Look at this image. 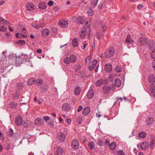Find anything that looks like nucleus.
<instances>
[{
  "mask_svg": "<svg viewBox=\"0 0 155 155\" xmlns=\"http://www.w3.org/2000/svg\"><path fill=\"white\" fill-rule=\"evenodd\" d=\"M114 53V49L113 48H110L107 50L105 52L106 57L110 58L112 56Z\"/></svg>",
  "mask_w": 155,
  "mask_h": 155,
  "instance_id": "nucleus-1",
  "label": "nucleus"
},
{
  "mask_svg": "<svg viewBox=\"0 0 155 155\" xmlns=\"http://www.w3.org/2000/svg\"><path fill=\"white\" fill-rule=\"evenodd\" d=\"M65 134L62 132H60L57 135V138L61 141H64L65 139Z\"/></svg>",
  "mask_w": 155,
  "mask_h": 155,
  "instance_id": "nucleus-2",
  "label": "nucleus"
},
{
  "mask_svg": "<svg viewBox=\"0 0 155 155\" xmlns=\"http://www.w3.org/2000/svg\"><path fill=\"white\" fill-rule=\"evenodd\" d=\"M72 147L74 149H77L79 147V143L77 140L72 141L71 143Z\"/></svg>",
  "mask_w": 155,
  "mask_h": 155,
  "instance_id": "nucleus-3",
  "label": "nucleus"
},
{
  "mask_svg": "<svg viewBox=\"0 0 155 155\" xmlns=\"http://www.w3.org/2000/svg\"><path fill=\"white\" fill-rule=\"evenodd\" d=\"M148 41L145 38H140L138 41V44L140 45H145L148 42Z\"/></svg>",
  "mask_w": 155,
  "mask_h": 155,
  "instance_id": "nucleus-4",
  "label": "nucleus"
},
{
  "mask_svg": "<svg viewBox=\"0 0 155 155\" xmlns=\"http://www.w3.org/2000/svg\"><path fill=\"white\" fill-rule=\"evenodd\" d=\"M68 21L65 20H61L59 22V25L62 27H66L68 25Z\"/></svg>",
  "mask_w": 155,
  "mask_h": 155,
  "instance_id": "nucleus-5",
  "label": "nucleus"
},
{
  "mask_svg": "<svg viewBox=\"0 0 155 155\" xmlns=\"http://www.w3.org/2000/svg\"><path fill=\"white\" fill-rule=\"evenodd\" d=\"M23 123V120L19 116H18L15 119V123L17 125H21Z\"/></svg>",
  "mask_w": 155,
  "mask_h": 155,
  "instance_id": "nucleus-6",
  "label": "nucleus"
},
{
  "mask_svg": "<svg viewBox=\"0 0 155 155\" xmlns=\"http://www.w3.org/2000/svg\"><path fill=\"white\" fill-rule=\"evenodd\" d=\"M104 68L106 72H110L112 70V66L110 64H107L105 65Z\"/></svg>",
  "mask_w": 155,
  "mask_h": 155,
  "instance_id": "nucleus-7",
  "label": "nucleus"
},
{
  "mask_svg": "<svg viewBox=\"0 0 155 155\" xmlns=\"http://www.w3.org/2000/svg\"><path fill=\"white\" fill-rule=\"evenodd\" d=\"M85 18L84 17H79L76 19V22L78 24H82L84 22Z\"/></svg>",
  "mask_w": 155,
  "mask_h": 155,
  "instance_id": "nucleus-8",
  "label": "nucleus"
},
{
  "mask_svg": "<svg viewBox=\"0 0 155 155\" xmlns=\"http://www.w3.org/2000/svg\"><path fill=\"white\" fill-rule=\"evenodd\" d=\"M149 146V143L148 142L144 141L141 144V148L143 150H147Z\"/></svg>",
  "mask_w": 155,
  "mask_h": 155,
  "instance_id": "nucleus-9",
  "label": "nucleus"
},
{
  "mask_svg": "<svg viewBox=\"0 0 155 155\" xmlns=\"http://www.w3.org/2000/svg\"><path fill=\"white\" fill-rule=\"evenodd\" d=\"M99 28H101L103 31H104L107 30V25H105L104 22H101L99 24Z\"/></svg>",
  "mask_w": 155,
  "mask_h": 155,
  "instance_id": "nucleus-10",
  "label": "nucleus"
},
{
  "mask_svg": "<svg viewBox=\"0 0 155 155\" xmlns=\"http://www.w3.org/2000/svg\"><path fill=\"white\" fill-rule=\"evenodd\" d=\"M94 95V92L93 89H90L88 91L87 95L89 99H91L93 97Z\"/></svg>",
  "mask_w": 155,
  "mask_h": 155,
  "instance_id": "nucleus-11",
  "label": "nucleus"
},
{
  "mask_svg": "<svg viewBox=\"0 0 155 155\" xmlns=\"http://www.w3.org/2000/svg\"><path fill=\"white\" fill-rule=\"evenodd\" d=\"M90 111V108L89 107H87L83 109L82 114L84 115H87L89 113Z\"/></svg>",
  "mask_w": 155,
  "mask_h": 155,
  "instance_id": "nucleus-12",
  "label": "nucleus"
},
{
  "mask_svg": "<svg viewBox=\"0 0 155 155\" xmlns=\"http://www.w3.org/2000/svg\"><path fill=\"white\" fill-rule=\"evenodd\" d=\"M149 81L152 84L155 82V78L153 75H150L148 77Z\"/></svg>",
  "mask_w": 155,
  "mask_h": 155,
  "instance_id": "nucleus-13",
  "label": "nucleus"
},
{
  "mask_svg": "<svg viewBox=\"0 0 155 155\" xmlns=\"http://www.w3.org/2000/svg\"><path fill=\"white\" fill-rule=\"evenodd\" d=\"M125 42L127 43H129L132 44L134 43V41L132 39H131V36L130 35L127 36L125 40Z\"/></svg>",
  "mask_w": 155,
  "mask_h": 155,
  "instance_id": "nucleus-14",
  "label": "nucleus"
},
{
  "mask_svg": "<svg viewBox=\"0 0 155 155\" xmlns=\"http://www.w3.org/2000/svg\"><path fill=\"white\" fill-rule=\"evenodd\" d=\"M154 86L155 85L154 84H152L150 86L151 95L154 97H155V88L154 87Z\"/></svg>",
  "mask_w": 155,
  "mask_h": 155,
  "instance_id": "nucleus-15",
  "label": "nucleus"
},
{
  "mask_svg": "<svg viewBox=\"0 0 155 155\" xmlns=\"http://www.w3.org/2000/svg\"><path fill=\"white\" fill-rule=\"evenodd\" d=\"M27 9L29 11H31L35 8V5L32 3H29L27 5Z\"/></svg>",
  "mask_w": 155,
  "mask_h": 155,
  "instance_id": "nucleus-16",
  "label": "nucleus"
},
{
  "mask_svg": "<svg viewBox=\"0 0 155 155\" xmlns=\"http://www.w3.org/2000/svg\"><path fill=\"white\" fill-rule=\"evenodd\" d=\"M43 120L40 118H37L35 121V123L37 125H41L43 124Z\"/></svg>",
  "mask_w": 155,
  "mask_h": 155,
  "instance_id": "nucleus-17",
  "label": "nucleus"
},
{
  "mask_svg": "<svg viewBox=\"0 0 155 155\" xmlns=\"http://www.w3.org/2000/svg\"><path fill=\"white\" fill-rule=\"evenodd\" d=\"M50 32V30L48 29H45L42 31V35L44 36H47L49 35Z\"/></svg>",
  "mask_w": 155,
  "mask_h": 155,
  "instance_id": "nucleus-18",
  "label": "nucleus"
},
{
  "mask_svg": "<svg viewBox=\"0 0 155 155\" xmlns=\"http://www.w3.org/2000/svg\"><path fill=\"white\" fill-rule=\"evenodd\" d=\"M70 108V104L67 103L64 104L62 106L63 109L65 111H68L69 110Z\"/></svg>",
  "mask_w": 155,
  "mask_h": 155,
  "instance_id": "nucleus-19",
  "label": "nucleus"
},
{
  "mask_svg": "<svg viewBox=\"0 0 155 155\" xmlns=\"http://www.w3.org/2000/svg\"><path fill=\"white\" fill-rule=\"evenodd\" d=\"M87 34L86 29L85 28H83L81 29V31L80 33V36L82 38L84 37Z\"/></svg>",
  "mask_w": 155,
  "mask_h": 155,
  "instance_id": "nucleus-20",
  "label": "nucleus"
},
{
  "mask_svg": "<svg viewBox=\"0 0 155 155\" xmlns=\"http://www.w3.org/2000/svg\"><path fill=\"white\" fill-rule=\"evenodd\" d=\"M38 8L41 9H45L47 8V6L45 3L43 2L38 5Z\"/></svg>",
  "mask_w": 155,
  "mask_h": 155,
  "instance_id": "nucleus-21",
  "label": "nucleus"
},
{
  "mask_svg": "<svg viewBox=\"0 0 155 155\" xmlns=\"http://www.w3.org/2000/svg\"><path fill=\"white\" fill-rule=\"evenodd\" d=\"M9 23V22L8 21L0 17V23L6 25Z\"/></svg>",
  "mask_w": 155,
  "mask_h": 155,
  "instance_id": "nucleus-22",
  "label": "nucleus"
},
{
  "mask_svg": "<svg viewBox=\"0 0 155 155\" xmlns=\"http://www.w3.org/2000/svg\"><path fill=\"white\" fill-rule=\"evenodd\" d=\"M98 0H92L91 3V7L94 8L96 7L98 3Z\"/></svg>",
  "mask_w": 155,
  "mask_h": 155,
  "instance_id": "nucleus-23",
  "label": "nucleus"
},
{
  "mask_svg": "<svg viewBox=\"0 0 155 155\" xmlns=\"http://www.w3.org/2000/svg\"><path fill=\"white\" fill-rule=\"evenodd\" d=\"M110 90V87L107 86H105L103 87V91L104 93L105 94L108 93Z\"/></svg>",
  "mask_w": 155,
  "mask_h": 155,
  "instance_id": "nucleus-24",
  "label": "nucleus"
},
{
  "mask_svg": "<svg viewBox=\"0 0 155 155\" xmlns=\"http://www.w3.org/2000/svg\"><path fill=\"white\" fill-rule=\"evenodd\" d=\"M58 155H63L64 152L61 147H58L56 150Z\"/></svg>",
  "mask_w": 155,
  "mask_h": 155,
  "instance_id": "nucleus-25",
  "label": "nucleus"
},
{
  "mask_svg": "<svg viewBox=\"0 0 155 155\" xmlns=\"http://www.w3.org/2000/svg\"><path fill=\"white\" fill-rule=\"evenodd\" d=\"M81 91V89L80 87H77L75 89L74 91V93L75 95H78L80 94Z\"/></svg>",
  "mask_w": 155,
  "mask_h": 155,
  "instance_id": "nucleus-26",
  "label": "nucleus"
},
{
  "mask_svg": "<svg viewBox=\"0 0 155 155\" xmlns=\"http://www.w3.org/2000/svg\"><path fill=\"white\" fill-rule=\"evenodd\" d=\"M16 36L18 38H25L27 37V35L19 33H16Z\"/></svg>",
  "mask_w": 155,
  "mask_h": 155,
  "instance_id": "nucleus-27",
  "label": "nucleus"
},
{
  "mask_svg": "<svg viewBox=\"0 0 155 155\" xmlns=\"http://www.w3.org/2000/svg\"><path fill=\"white\" fill-rule=\"evenodd\" d=\"M114 84L116 87H120L121 84L120 80L119 78L116 79L114 81Z\"/></svg>",
  "mask_w": 155,
  "mask_h": 155,
  "instance_id": "nucleus-28",
  "label": "nucleus"
},
{
  "mask_svg": "<svg viewBox=\"0 0 155 155\" xmlns=\"http://www.w3.org/2000/svg\"><path fill=\"white\" fill-rule=\"evenodd\" d=\"M154 120L153 118H148L146 120L147 123L148 124H151L154 122Z\"/></svg>",
  "mask_w": 155,
  "mask_h": 155,
  "instance_id": "nucleus-29",
  "label": "nucleus"
},
{
  "mask_svg": "<svg viewBox=\"0 0 155 155\" xmlns=\"http://www.w3.org/2000/svg\"><path fill=\"white\" fill-rule=\"evenodd\" d=\"M89 148L91 150L94 148L95 146L94 143L92 141L89 142L88 144Z\"/></svg>",
  "mask_w": 155,
  "mask_h": 155,
  "instance_id": "nucleus-30",
  "label": "nucleus"
},
{
  "mask_svg": "<svg viewBox=\"0 0 155 155\" xmlns=\"http://www.w3.org/2000/svg\"><path fill=\"white\" fill-rule=\"evenodd\" d=\"M117 146V144L114 142L111 143L110 145V150H114Z\"/></svg>",
  "mask_w": 155,
  "mask_h": 155,
  "instance_id": "nucleus-31",
  "label": "nucleus"
},
{
  "mask_svg": "<svg viewBox=\"0 0 155 155\" xmlns=\"http://www.w3.org/2000/svg\"><path fill=\"white\" fill-rule=\"evenodd\" d=\"M146 136V133L144 132H141L138 134L139 137L141 138H143Z\"/></svg>",
  "mask_w": 155,
  "mask_h": 155,
  "instance_id": "nucleus-32",
  "label": "nucleus"
},
{
  "mask_svg": "<svg viewBox=\"0 0 155 155\" xmlns=\"http://www.w3.org/2000/svg\"><path fill=\"white\" fill-rule=\"evenodd\" d=\"M35 82V80L34 78H31L29 79L28 81V85H31Z\"/></svg>",
  "mask_w": 155,
  "mask_h": 155,
  "instance_id": "nucleus-33",
  "label": "nucleus"
},
{
  "mask_svg": "<svg viewBox=\"0 0 155 155\" xmlns=\"http://www.w3.org/2000/svg\"><path fill=\"white\" fill-rule=\"evenodd\" d=\"M76 60V57L74 55H71L70 57V60L71 62H74Z\"/></svg>",
  "mask_w": 155,
  "mask_h": 155,
  "instance_id": "nucleus-34",
  "label": "nucleus"
},
{
  "mask_svg": "<svg viewBox=\"0 0 155 155\" xmlns=\"http://www.w3.org/2000/svg\"><path fill=\"white\" fill-rule=\"evenodd\" d=\"M72 45L74 47L78 46V40L77 39H74L72 41Z\"/></svg>",
  "mask_w": 155,
  "mask_h": 155,
  "instance_id": "nucleus-35",
  "label": "nucleus"
},
{
  "mask_svg": "<svg viewBox=\"0 0 155 155\" xmlns=\"http://www.w3.org/2000/svg\"><path fill=\"white\" fill-rule=\"evenodd\" d=\"M149 47L150 48H154L155 47V42L154 41H151L149 44Z\"/></svg>",
  "mask_w": 155,
  "mask_h": 155,
  "instance_id": "nucleus-36",
  "label": "nucleus"
},
{
  "mask_svg": "<svg viewBox=\"0 0 155 155\" xmlns=\"http://www.w3.org/2000/svg\"><path fill=\"white\" fill-rule=\"evenodd\" d=\"M103 83V81L102 79H100L96 83V85L98 86H101Z\"/></svg>",
  "mask_w": 155,
  "mask_h": 155,
  "instance_id": "nucleus-37",
  "label": "nucleus"
},
{
  "mask_svg": "<svg viewBox=\"0 0 155 155\" xmlns=\"http://www.w3.org/2000/svg\"><path fill=\"white\" fill-rule=\"evenodd\" d=\"M87 13L88 15L90 16H91L94 14V12L90 8H88V9Z\"/></svg>",
  "mask_w": 155,
  "mask_h": 155,
  "instance_id": "nucleus-38",
  "label": "nucleus"
},
{
  "mask_svg": "<svg viewBox=\"0 0 155 155\" xmlns=\"http://www.w3.org/2000/svg\"><path fill=\"white\" fill-rule=\"evenodd\" d=\"M35 82L37 83V84L38 86L41 85L43 83V81L41 79H38Z\"/></svg>",
  "mask_w": 155,
  "mask_h": 155,
  "instance_id": "nucleus-39",
  "label": "nucleus"
},
{
  "mask_svg": "<svg viewBox=\"0 0 155 155\" xmlns=\"http://www.w3.org/2000/svg\"><path fill=\"white\" fill-rule=\"evenodd\" d=\"M123 99H124V100H126V98L124 96L123 97H117L116 101L114 102V104L116 103L117 102L119 101V100H120V101L121 102Z\"/></svg>",
  "mask_w": 155,
  "mask_h": 155,
  "instance_id": "nucleus-40",
  "label": "nucleus"
},
{
  "mask_svg": "<svg viewBox=\"0 0 155 155\" xmlns=\"http://www.w3.org/2000/svg\"><path fill=\"white\" fill-rule=\"evenodd\" d=\"M7 30V28L4 26H0V31L4 32Z\"/></svg>",
  "mask_w": 155,
  "mask_h": 155,
  "instance_id": "nucleus-41",
  "label": "nucleus"
},
{
  "mask_svg": "<svg viewBox=\"0 0 155 155\" xmlns=\"http://www.w3.org/2000/svg\"><path fill=\"white\" fill-rule=\"evenodd\" d=\"M97 37L98 40L101 39L102 38V35L100 32H98L97 34Z\"/></svg>",
  "mask_w": 155,
  "mask_h": 155,
  "instance_id": "nucleus-42",
  "label": "nucleus"
},
{
  "mask_svg": "<svg viewBox=\"0 0 155 155\" xmlns=\"http://www.w3.org/2000/svg\"><path fill=\"white\" fill-rule=\"evenodd\" d=\"M66 64H69L70 63V58L69 59L68 58H64L63 61Z\"/></svg>",
  "mask_w": 155,
  "mask_h": 155,
  "instance_id": "nucleus-43",
  "label": "nucleus"
},
{
  "mask_svg": "<svg viewBox=\"0 0 155 155\" xmlns=\"http://www.w3.org/2000/svg\"><path fill=\"white\" fill-rule=\"evenodd\" d=\"M155 143V140H153L151 142L150 147L151 149L153 148L154 147V144Z\"/></svg>",
  "mask_w": 155,
  "mask_h": 155,
  "instance_id": "nucleus-44",
  "label": "nucleus"
},
{
  "mask_svg": "<svg viewBox=\"0 0 155 155\" xmlns=\"http://www.w3.org/2000/svg\"><path fill=\"white\" fill-rule=\"evenodd\" d=\"M17 86L18 89H21L24 87V84L22 83H18L17 84Z\"/></svg>",
  "mask_w": 155,
  "mask_h": 155,
  "instance_id": "nucleus-45",
  "label": "nucleus"
},
{
  "mask_svg": "<svg viewBox=\"0 0 155 155\" xmlns=\"http://www.w3.org/2000/svg\"><path fill=\"white\" fill-rule=\"evenodd\" d=\"M26 42L24 40H19L17 42V43L18 44H21V45L25 44Z\"/></svg>",
  "mask_w": 155,
  "mask_h": 155,
  "instance_id": "nucleus-46",
  "label": "nucleus"
},
{
  "mask_svg": "<svg viewBox=\"0 0 155 155\" xmlns=\"http://www.w3.org/2000/svg\"><path fill=\"white\" fill-rule=\"evenodd\" d=\"M98 144L100 146L103 145L104 142L100 139H99L97 141Z\"/></svg>",
  "mask_w": 155,
  "mask_h": 155,
  "instance_id": "nucleus-47",
  "label": "nucleus"
},
{
  "mask_svg": "<svg viewBox=\"0 0 155 155\" xmlns=\"http://www.w3.org/2000/svg\"><path fill=\"white\" fill-rule=\"evenodd\" d=\"M151 55L152 58H155V49H154L151 53Z\"/></svg>",
  "mask_w": 155,
  "mask_h": 155,
  "instance_id": "nucleus-48",
  "label": "nucleus"
},
{
  "mask_svg": "<svg viewBox=\"0 0 155 155\" xmlns=\"http://www.w3.org/2000/svg\"><path fill=\"white\" fill-rule=\"evenodd\" d=\"M90 61V57L89 56L87 57L86 59V64H88L89 63Z\"/></svg>",
  "mask_w": 155,
  "mask_h": 155,
  "instance_id": "nucleus-49",
  "label": "nucleus"
},
{
  "mask_svg": "<svg viewBox=\"0 0 155 155\" xmlns=\"http://www.w3.org/2000/svg\"><path fill=\"white\" fill-rule=\"evenodd\" d=\"M116 70L117 72H120L121 71V69L120 67L117 66L116 68Z\"/></svg>",
  "mask_w": 155,
  "mask_h": 155,
  "instance_id": "nucleus-50",
  "label": "nucleus"
},
{
  "mask_svg": "<svg viewBox=\"0 0 155 155\" xmlns=\"http://www.w3.org/2000/svg\"><path fill=\"white\" fill-rule=\"evenodd\" d=\"M117 153L118 155H124V154L123 151L121 150H119Z\"/></svg>",
  "mask_w": 155,
  "mask_h": 155,
  "instance_id": "nucleus-51",
  "label": "nucleus"
},
{
  "mask_svg": "<svg viewBox=\"0 0 155 155\" xmlns=\"http://www.w3.org/2000/svg\"><path fill=\"white\" fill-rule=\"evenodd\" d=\"M31 25L33 26V27L36 29H39V27L38 25L35 24H32Z\"/></svg>",
  "mask_w": 155,
  "mask_h": 155,
  "instance_id": "nucleus-52",
  "label": "nucleus"
},
{
  "mask_svg": "<svg viewBox=\"0 0 155 155\" xmlns=\"http://www.w3.org/2000/svg\"><path fill=\"white\" fill-rule=\"evenodd\" d=\"M43 119L47 121L50 119V118L48 116H44Z\"/></svg>",
  "mask_w": 155,
  "mask_h": 155,
  "instance_id": "nucleus-53",
  "label": "nucleus"
},
{
  "mask_svg": "<svg viewBox=\"0 0 155 155\" xmlns=\"http://www.w3.org/2000/svg\"><path fill=\"white\" fill-rule=\"evenodd\" d=\"M103 5V4L102 3H100L98 5V8L101 9L102 8Z\"/></svg>",
  "mask_w": 155,
  "mask_h": 155,
  "instance_id": "nucleus-54",
  "label": "nucleus"
},
{
  "mask_svg": "<svg viewBox=\"0 0 155 155\" xmlns=\"http://www.w3.org/2000/svg\"><path fill=\"white\" fill-rule=\"evenodd\" d=\"M9 135L10 136H11L13 134V131L12 129L11 128L9 129Z\"/></svg>",
  "mask_w": 155,
  "mask_h": 155,
  "instance_id": "nucleus-55",
  "label": "nucleus"
},
{
  "mask_svg": "<svg viewBox=\"0 0 155 155\" xmlns=\"http://www.w3.org/2000/svg\"><path fill=\"white\" fill-rule=\"evenodd\" d=\"M97 60H94L93 63V66L95 67L97 63Z\"/></svg>",
  "mask_w": 155,
  "mask_h": 155,
  "instance_id": "nucleus-56",
  "label": "nucleus"
},
{
  "mask_svg": "<svg viewBox=\"0 0 155 155\" xmlns=\"http://www.w3.org/2000/svg\"><path fill=\"white\" fill-rule=\"evenodd\" d=\"M21 31L22 33H25L26 32V29L25 28H21Z\"/></svg>",
  "mask_w": 155,
  "mask_h": 155,
  "instance_id": "nucleus-57",
  "label": "nucleus"
},
{
  "mask_svg": "<svg viewBox=\"0 0 155 155\" xmlns=\"http://www.w3.org/2000/svg\"><path fill=\"white\" fill-rule=\"evenodd\" d=\"M48 4L49 6H51L53 4V2L52 1H50L48 3Z\"/></svg>",
  "mask_w": 155,
  "mask_h": 155,
  "instance_id": "nucleus-58",
  "label": "nucleus"
},
{
  "mask_svg": "<svg viewBox=\"0 0 155 155\" xmlns=\"http://www.w3.org/2000/svg\"><path fill=\"white\" fill-rule=\"evenodd\" d=\"M83 109V107L82 106L80 105L79 106V107L78 109H77V111L78 112H79L80 111H81Z\"/></svg>",
  "mask_w": 155,
  "mask_h": 155,
  "instance_id": "nucleus-59",
  "label": "nucleus"
},
{
  "mask_svg": "<svg viewBox=\"0 0 155 155\" xmlns=\"http://www.w3.org/2000/svg\"><path fill=\"white\" fill-rule=\"evenodd\" d=\"M153 67L154 70H155V60H153L152 62Z\"/></svg>",
  "mask_w": 155,
  "mask_h": 155,
  "instance_id": "nucleus-60",
  "label": "nucleus"
},
{
  "mask_svg": "<svg viewBox=\"0 0 155 155\" xmlns=\"http://www.w3.org/2000/svg\"><path fill=\"white\" fill-rule=\"evenodd\" d=\"M94 67L92 66H90L89 67V69L91 71H93L94 68Z\"/></svg>",
  "mask_w": 155,
  "mask_h": 155,
  "instance_id": "nucleus-61",
  "label": "nucleus"
},
{
  "mask_svg": "<svg viewBox=\"0 0 155 155\" xmlns=\"http://www.w3.org/2000/svg\"><path fill=\"white\" fill-rule=\"evenodd\" d=\"M105 143L107 145H108L110 143L109 140L108 139H106L105 141Z\"/></svg>",
  "mask_w": 155,
  "mask_h": 155,
  "instance_id": "nucleus-62",
  "label": "nucleus"
},
{
  "mask_svg": "<svg viewBox=\"0 0 155 155\" xmlns=\"http://www.w3.org/2000/svg\"><path fill=\"white\" fill-rule=\"evenodd\" d=\"M143 7V6L142 5H138L137 6L138 9H141Z\"/></svg>",
  "mask_w": 155,
  "mask_h": 155,
  "instance_id": "nucleus-63",
  "label": "nucleus"
},
{
  "mask_svg": "<svg viewBox=\"0 0 155 155\" xmlns=\"http://www.w3.org/2000/svg\"><path fill=\"white\" fill-rule=\"evenodd\" d=\"M71 122V120L70 119H66V122L68 124L70 123Z\"/></svg>",
  "mask_w": 155,
  "mask_h": 155,
  "instance_id": "nucleus-64",
  "label": "nucleus"
}]
</instances>
